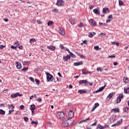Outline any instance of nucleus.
<instances>
[{"label": "nucleus", "mask_w": 129, "mask_h": 129, "mask_svg": "<svg viewBox=\"0 0 129 129\" xmlns=\"http://www.w3.org/2000/svg\"><path fill=\"white\" fill-rule=\"evenodd\" d=\"M72 123H73V120L71 118H66L62 120V126H63V127L69 126V125H71Z\"/></svg>", "instance_id": "f257e3e1"}, {"label": "nucleus", "mask_w": 129, "mask_h": 129, "mask_svg": "<svg viewBox=\"0 0 129 129\" xmlns=\"http://www.w3.org/2000/svg\"><path fill=\"white\" fill-rule=\"evenodd\" d=\"M57 117L63 120L66 118L65 117V114L63 112H58L57 114Z\"/></svg>", "instance_id": "f03ea898"}, {"label": "nucleus", "mask_w": 129, "mask_h": 129, "mask_svg": "<svg viewBox=\"0 0 129 129\" xmlns=\"http://www.w3.org/2000/svg\"><path fill=\"white\" fill-rule=\"evenodd\" d=\"M89 23L92 27H96L97 26V23L93 19H90L89 21Z\"/></svg>", "instance_id": "7ed1b4c3"}, {"label": "nucleus", "mask_w": 129, "mask_h": 129, "mask_svg": "<svg viewBox=\"0 0 129 129\" xmlns=\"http://www.w3.org/2000/svg\"><path fill=\"white\" fill-rule=\"evenodd\" d=\"M45 74L46 75V80L47 82H49V81H51V80L52 78H53V76L52 75L49 74V73L46 72L45 73Z\"/></svg>", "instance_id": "20e7f679"}, {"label": "nucleus", "mask_w": 129, "mask_h": 129, "mask_svg": "<svg viewBox=\"0 0 129 129\" xmlns=\"http://www.w3.org/2000/svg\"><path fill=\"white\" fill-rule=\"evenodd\" d=\"M64 1L63 0H57L56 5L57 6V7H62L64 6Z\"/></svg>", "instance_id": "39448f33"}, {"label": "nucleus", "mask_w": 129, "mask_h": 129, "mask_svg": "<svg viewBox=\"0 0 129 129\" xmlns=\"http://www.w3.org/2000/svg\"><path fill=\"white\" fill-rule=\"evenodd\" d=\"M74 113L75 112L74 111H73V110H70V111L69 112V116L70 118H71V119H72L73 117L74 116Z\"/></svg>", "instance_id": "423d86ee"}, {"label": "nucleus", "mask_w": 129, "mask_h": 129, "mask_svg": "<svg viewBox=\"0 0 129 129\" xmlns=\"http://www.w3.org/2000/svg\"><path fill=\"white\" fill-rule=\"evenodd\" d=\"M116 118V116L115 115H113L110 117V120L111 122H114Z\"/></svg>", "instance_id": "0eeeda50"}, {"label": "nucleus", "mask_w": 129, "mask_h": 129, "mask_svg": "<svg viewBox=\"0 0 129 129\" xmlns=\"http://www.w3.org/2000/svg\"><path fill=\"white\" fill-rule=\"evenodd\" d=\"M70 58H71V56H70V55L68 54L67 56L63 57V61H64V62H66V61H68V60H69Z\"/></svg>", "instance_id": "6e6552de"}, {"label": "nucleus", "mask_w": 129, "mask_h": 129, "mask_svg": "<svg viewBox=\"0 0 129 129\" xmlns=\"http://www.w3.org/2000/svg\"><path fill=\"white\" fill-rule=\"evenodd\" d=\"M47 48L49 49L50 50V51H55V47L53 46V45H50V46H47Z\"/></svg>", "instance_id": "1a4fd4ad"}, {"label": "nucleus", "mask_w": 129, "mask_h": 129, "mask_svg": "<svg viewBox=\"0 0 129 129\" xmlns=\"http://www.w3.org/2000/svg\"><path fill=\"white\" fill-rule=\"evenodd\" d=\"M93 13H94V14H95L96 15H99L100 14V11L98 9V8L97 9H95L93 10Z\"/></svg>", "instance_id": "9d476101"}, {"label": "nucleus", "mask_w": 129, "mask_h": 129, "mask_svg": "<svg viewBox=\"0 0 129 129\" xmlns=\"http://www.w3.org/2000/svg\"><path fill=\"white\" fill-rule=\"evenodd\" d=\"M58 32L60 35H65V32L64 31V29L62 28H59Z\"/></svg>", "instance_id": "9b49d317"}, {"label": "nucleus", "mask_w": 129, "mask_h": 129, "mask_svg": "<svg viewBox=\"0 0 129 129\" xmlns=\"http://www.w3.org/2000/svg\"><path fill=\"white\" fill-rule=\"evenodd\" d=\"M19 92L16 93L15 94H12L11 95V97L12 98H16V97H18L19 96Z\"/></svg>", "instance_id": "f8f14e48"}, {"label": "nucleus", "mask_w": 129, "mask_h": 129, "mask_svg": "<svg viewBox=\"0 0 129 129\" xmlns=\"http://www.w3.org/2000/svg\"><path fill=\"white\" fill-rule=\"evenodd\" d=\"M113 96V92L110 93L107 97V100L109 101L110 99Z\"/></svg>", "instance_id": "ddd939ff"}, {"label": "nucleus", "mask_w": 129, "mask_h": 129, "mask_svg": "<svg viewBox=\"0 0 129 129\" xmlns=\"http://www.w3.org/2000/svg\"><path fill=\"white\" fill-rule=\"evenodd\" d=\"M16 63L17 69H21V68H22V64H21V63L18 61H16Z\"/></svg>", "instance_id": "4468645a"}, {"label": "nucleus", "mask_w": 129, "mask_h": 129, "mask_svg": "<svg viewBox=\"0 0 129 129\" xmlns=\"http://www.w3.org/2000/svg\"><path fill=\"white\" fill-rule=\"evenodd\" d=\"M83 64V62L82 61H81L78 62H74V66H79L80 65H82Z\"/></svg>", "instance_id": "2eb2a0df"}, {"label": "nucleus", "mask_w": 129, "mask_h": 129, "mask_svg": "<svg viewBox=\"0 0 129 129\" xmlns=\"http://www.w3.org/2000/svg\"><path fill=\"white\" fill-rule=\"evenodd\" d=\"M124 93L129 94V87H125L124 88Z\"/></svg>", "instance_id": "dca6fc26"}, {"label": "nucleus", "mask_w": 129, "mask_h": 129, "mask_svg": "<svg viewBox=\"0 0 129 129\" xmlns=\"http://www.w3.org/2000/svg\"><path fill=\"white\" fill-rule=\"evenodd\" d=\"M87 83V81H86L85 80H80L79 81L80 84H86Z\"/></svg>", "instance_id": "f3484780"}, {"label": "nucleus", "mask_w": 129, "mask_h": 129, "mask_svg": "<svg viewBox=\"0 0 129 129\" xmlns=\"http://www.w3.org/2000/svg\"><path fill=\"white\" fill-rule=\"evenodd\" d=\"M8 108L9 109H14L15 105H14L13 104L8 105Z\"/></svg>", "instance_id": "a211bd4d"}, {"label": "nucleus", "mask_w": 129, "mask_h": 129, "mask_svg": "<svg viewBox=\"0 0 129 129\" xmlns=\"http://www.w3.org/2000/svg\"><path fill=\"white\" fill-rule=\"evenodd\" d=\"M111 111H113V112H119V109L113 108L111 109Z\"/></svg>", "instance_id": "6ab92c4d"}, {"label": "nucleus", "mask_w": 129, "mask_h": 129, "mask_svg": "<svg viewBox=\"0 0 129 129\" xmlns=\"http://www.w3.org/2000/svg\"><path fill=\"white\" fill-rule=\"evenodd\" d=\"M90 119V117L87 118L86 119H84L80 121L79 123H82V122H86V121H87V120H89Z\"/></svg>", "instance_id": "aec40b11"}, {"label": "nucleus", "mask_w": 129, "mask_h": 129, "mask_svg": "<svg viewBox=\"0 0 129 129\" xmlns=\"http://www.w3.org/2000/svg\"><path fill=\"white\" fill-rule=\"evenodd\" d=\"M77 55H78V56H79V57H80V58H81L82 59H85V58H86L85 56H84L81 54H80L79 53H77Z\"/></svg>", "instance_id": "412c9836"}, {"label": "nucleus", "mask_w": 129, "mask_h": 129, "mask_svg": "<svg viewBox=\"0 0 129 129\" xmlns=\"http://www.w3.org/2000/svg\"><path fill=\"white\" fill-rule=\"evenodd\" d=\"M35 108H36V106L35 105L33 104L31 105L30 110H35Z\"/></svg>", "instance_id": "4be33fe9"}, {"label": "nucleus", "mask_w": 129, "mask_h": 129, "mask_svg": "<svg viewBox=\"0 0 129 129\" xmlns=\"http://www.w3.org/2000/svg\"><path fill=\"white\" fill-rule=\"evenodd\" d=\"M86 92V91L84 90H79L78 91V93H80L81 94H82L83 93H85Z\"/></svg>", "instance_id": "5701e85b"}, {"label": "nucleus", "mask_w": 129, "mask_h": 129, "mask_svg": "<svg viewBox=\"0 0 129 129\" xmlns=\"http://www.w3.org/2000/svg\"><path fill=\"white\" fill-rule=\"evenodd\" d=\"M106 12H108V8H103V14H106Z\"/></svg>", "instance_id": "b1692460"}, {"label": "nucleus", "mask_w": 129, "mask_h": 129, "mask_svg": "<svg viewBox=\"0 0 129 129\" xmlns=\"http://www.w3.org/2000/svg\"><path fill=\"white\" fill-rule=\"evenodd\" d=\"M94 35H95V32H93V33L91 32L89 35V38H92V37H93Z\"/></svg>", "instance_id": "393cba45"}, {"label": "nucleus", "mask_w": 129, "mask_h": 129, "mask_svg": "<svg viewBox=\"0 0 129 129\" xmlns=\"http://www.w3.org/2000/svg\"><path fill=\"white\" fill-rule=\"evenodd\" d=\"M69 23L72 25H75V22H74V20H72V19H70L69 20Z\"/></svg>", "instance_id": "a878e982"}, {"label": "nucleus", "mask_w": 129, "mask_h": 129, "mask_svg": "<svg viewBox=\"0 0 129 129\" xmlns=\"http://www.w3.org/2000/svg\"><path fill=\"white\" fill-rule=\"evenodd\" d=\"M120 101H121V99H120L118 97H117L116 100V103H119Z\"/></svg>", "instance_id": "bb28decb"}, {"label": "nucleus", "mask_w": 129, "mask_h": 129, "mask_svg": "<svg viewBox=\"0 0 129 129\" xmlns=\"http://www.w3.org/2000/svg\"><path fill=\"white\" fill-rule=\"evenodd\" d=\"M34 42H36V39L35 38H31L30 39V43H34Z\"/></svg>", "instance_id": "cd10ccee"}, {"label": "nucleus", "mask_w": 129, "mask_h": 129, "mask_svg": "<svg viewBox=\"0 0 129 129\" xmlns=\"http://www.w3.org/2000/svg\"><path fill=\"white\" fill-rule=\"evenodd\" d=\"M6 111H4L3 109H0V114H5Z\"/></svg>", "instance_id": "c85d7f7f"}, {"label": "nucleus", "mask_w": 129, "mask_h": 129, "mask_svg": "<svg viewBox=\"0 0 129 129\" xmlns=\"http://www.w3.org/2000/svg\"><path fill=\"white\" fill-rule=\"evenodd\" d=\"M105 35H106V33H101L100 34H99V37H103V36H105Z\"/></svg>", "instance_id": "c756f323"}, {"label": "nucleus", "mask_w": 129, "mask_h": 129, "mask_svg": "<svg viewBox=\"0 0 129 129\" xmlns=\"http://www.w3.org/2000/svg\"><path fill=\"white\" fill-rule=\"evenodd\" d=\"M31 64V62L29 61H24V65L26 64V65H29Z\"/></svg>", "instance_id": "7c9ffc66"}, {"label": "nucleus", "mask_w": 129, "mask_h": 129, "mask_svg": "<svg viewBox=\"0 0 129 129\" xmlns=\"http://www.w3.org/2000/svg\"><path fill=\"white\" fill-rule=\"evenodd\" d=\"M123 81L125 83H127L128 81V79L127 78H124Z\"/></svg>", "instance_id": "2f4dec72"}, {"label": "nucleus", "mask_w": 129, "mask_h": 129, "mask_svg": "<svg viewBox=\"0 0 129 129\" xmlns=\"http://www.w3.org/2000/svg\"><path fill=\"white\" fill-rule=\"evenodd\" d=\"M78 27H80V28H82L83 27H84V25H83V24L81 22L78 25Z\"/></svg>", "instance_id": "473e14b6"}, {"label": "nucleus", "mask_w": 129, "mask_h": 129, "mask_svg": "<svg viewBox=\"0 0 129 129\" xmlns=\"http://www.w3.org/2000/svg\"><path fill=\"white\" fill-rule=\"evenodd\" d=\"M94 50H100V48H99V46H97V45H96V46H95L94 47Z\"/></svg>", "instance_id": "72a5a7b5"}, {"label": "nucleus", "mask_w": 129, "mask_h": 129, "mask_svg": "<svg viewBox=\"0 0 129 129\" xmlns=\"http://www.w3.org/2000/svg\"><path fill=\"white\" fill-rule=\"evenodd\" d=\"M51 25H53V22L52 21H49L47 23V26L49 27V26H51Z\"/></svg>", "instance_id": "f704fd0d"}, {"label": "nucleus", "mask_w": 129, "mask_h": 129, "mask_svg": "<svg viewBox=\"0 0 129 129\" xmlns=\"http://www.w3.org/2000/svg\"><path fill=\"white\" fill-rule=\"evenodd\" d=\"M34 124L37 125L38 124V121H32L31 124Z\"/></svg>", "instance_id": "c9c22d12"}, {"label": "nucleus", "mask_w": 129, "mask_h": 129, "mask_svg": "<svg viewBox=\"0 0 129 129\" xmlns=\"http://www.w3.org/2000/svg\"><path fill=\"white\" fill-rule=\"evenodd\" d=\"M118 97L120 99H121V98H123V95L122 94H120Z\"/></svg>", "instance_id": "e433bc0d"}, {"label": "nucleus", "mask_w": 129, "mask_h": 129, "mask_svg": "<svg viewBox=\"0 0 129 129\" xmlns=\"http://www.w3.org/2000/svg\"><path fill=\"white\" fill-rule=\"evenodd\" d=\"M28 69V67H24L22 69V71H24V72H25V71H27Z\"/></svg>", "instance_id": "4c0bfd02"}, {"label": "nucleus", "mask_w": 129, "mask_h": 129, "mask_svg": "<svg viewBox=\"0 0 129 129\" xmlns=\"http://www.w3.org/2000/svg\"><path fill=\"white\" fill-rule=\"evenodd\" d=\"M128 107H125L123 108V111H124V112H126V111H128Z\"/></svg>", "instance_id": "58836bf2"}, {"label": "nucleus", "mask_w": 129, "mask_h": 129, "mask_svg": "<svg viewBox=\"0 0 129 129\" xmlns=\"http://www.w3.org/2000/svg\"><path fill=\"white\" fill-rule=\"evenodd\" d=\"M105 88V85H104L103 87H100L99 90L100 91H102V90H103V89H104V88Z\"/></svg>", "instance_id": "ea45409f"}, {"label": "nucleus", "mask_w": 129, "mask_h": 129, "mask_svg": "<svg viewBox=\"0 0 129 129\" xmlns=\"http://www.w3.org/2000/svg\"><path fill=\"white\" fill-rule=\"evenodd\" d=\"M70 56H72L73 58H75L76 56H75V55H74V54H73L72 52H70Z\"/></svg>", "instance_id": "a19ab883"}, {"label": "nucleus", "mask_w": 129, "mask_h": 129, "mask_svg": "<svg viewBox=\"0 0 129 129\" xmlns=\"http://www.w3.org/2000/svg\"><path fill=\"white\" fill-rule=\"evenodd\" d=\"M121 122H122V119L119 120L116 123L117 124V125H119Z\"/></svg>", "instance_id": "79ce46f5"}, {"label": "nucleus", "mask_w": 129, "mask_h": 129, "mask_svg": "<svg viewBox=\"0 0 129 129\" xmlns=\"http://www.w3.org/2000/svg\"><path fill=\"white\" fill-rule=\"evenodd\" d=\"M99 125H100V127L98 125V126L97 127V129H104V128H103V126H101L100 125V124H99Z\"/></svg>", "instance_id": "37998d69"}, {"label": "nucleus", "mask_w": 129, "mask_h": 129, "mask_svg": "<svg viewBox=\"0 0 129 129\" xmlns=\"http://www.w3.org/2000/svg\"><path fill=\"white\" fill-rule=\"evenodd\" d=\"M82 74H83V75H85V74H86V70H85V69H83L82 70Z\"/></svg>", "instance_id": "c03bdc74"}, {"label": "nucleus", "mask_w": 129, "mask_h": 129, "mask_svg": "<svg viewBox=\"0 0 129 129\" xmlns=\"http://www.w3.org/2000/svg\"><path fill=\"white\" fill-rule=\"evenodd\" d=\"M123 2L122 1L119 0V6H123Z\"/></svg>", "instance_id": "a18cd8bd"}, {"label": "nucleus", "mask_w": 129, "mask_h": 129, "mask_svg": "<svg viewBox=\"0 0 129 129\" xmlns=\"http://www.w3.org/2000/svg\"><path fill=\"white\" fill-rule=\"evenodd\" d=\"M15 111L14 109H11V110H10L9 111V114H11L12 112H14Z\"/></svg>", "instance_id": "49530a36"}, {"label": "nucleus", "mask_w": 129, "mask_h": 129, "mask_svg": "<svg viewBox=\"0 0 129 129\" xmlns=\"http://www.w3.org/2000/svg\"><path fill=\"white\" fill-rule=\"evenodd\" d=\"M35 82L36 84L38 85L40 83V81L37 79H35Z\"/></svg>", "instance_id": "de8ad7c7"}, {"label": "nucleus", "mask_w": 129, "mask_h": 129, "mask_svg": "<svg viewBox=\"0 0 129 129\" xmlns=\"http://www.w3.org/2000/svg\"><path fill=\"white\" fill-rule=\"evenodd\" d=\"M24 119L25 121L27 122L28 120H29V118H28V117H24Z\"/></svg>", "instance_id": "09e8293b"}, {"label": "nucleus", "mask_w": 129, "mask_h": 129, "mask_svg": "<svg viewBox=\"0 0 129 129\" xmlns=\"http://www.w3.org/2000/svg\"><path fill=\"white\" fill-rule=\"evenodd\" d=\"M29 79H30V81H32V82H35V80H34V78H32V77H30V78H29Z\"/></svg>", "instance_id": "8fccbe9b"}, {"label": "nucleus", "mask_w": 129, "mask_h": 129, "mask_svg": "<svg viewBox=\"0 0 129 129\" xmlns=\"http://www.w3.org/2000/svg\"><path fill=\"white\" fill-rule=\"evenodd\" d=\"M97 124V121H95L94 123H93L92 125H91V126H94V125H96Z\"/></svg>", "instance_id": "3c124183"}, {"label": "nucleus", "mask_w": 129, "mask_h": 129, "mask_svg": "<svg viewBox=\"0 0 129 129\" xmlns=\"http://www.w3.org/2000/svg\"><path fill=\"white\" fill-rule=\"evenodd\" d=\"M5 48V46L4 45H0V50H3Z\"/></svg>", "instance_id": "603ef678"}, {"label": "nucleus", "mask_w": 129, "mask_h": 129, "mask_svg": "<svg viewBox=\"0 0 129 129\" xmlns=\"http://www.w3.org/2000/svg\"><path fill=\"white\" fill-rule=\"evenodd\" d=\"M37 101L38 102H42V98H38L37 99Z\"/></svg>", "instance_id": "864d4df0"}, {"label": "nucleus", "mask_w": 129, "mask_h": 129, "mask_svg": "<svg viewBox=\"0 0 129 129\" xmlns=\"http://www.w3.org/2000/svg\"><path fill=\"white\" fill-rule=\"evenodd\" d=\"M20 109H24V108H25V106H24L23 105H21L20 106Z\"/></svg>", "instance_id": "5fc2aeb1"}, {"label": "nucleus", "mask_w": 129, "mask_h": 129, "mask_svg": "<svg viewBox=\"0 0 129 129\" xmlns=\"http://www.w3.org/2000/svg\"><path fill=\"white\" fill-rule=\"evenodd\" d=\"M14 45H16V46H19L20 45V42L18 41H16Z\"/></svg>", "instance_id": "6e6d98bb"}, {"label": "nucleus", "mask_w": 129, "mask_h": 129, "mask_svg": "<svg viewBox=\"0 0 129 129\" xmlns=\"http://www.w3.org/2000/svg\"><path fill=\"white\" fill-rule=\"evenodd\" d=\"M52 12H54V13H58V10L55 9H53L52 10Z\"/></svg>", "instance_id": "4d7b16f0"}, {"label": "nucleus", "mask_w": 129, "mask_h": 129, "mask_svg": "<svg viewBox=\"0 0 129 129\" xmlns=\"http://www.w3.org/2000/svg\"><path fill=\"white\" fill-rule=\"evenodd\" d=\"M97 71H98V72H101V71H102V70H101V68H97Z\"/></svg>", "instance_id": "13d9d810"}, {"label": "nucleus", "mask_w": 129, "mask_h": 129, "mask_svg": "<svg viewBox=\"0 0 129 129\" xmlns=\"http://www.w3.org/2000/svg\"><path fill=\"white\" fill-rule=\"evenodd\" d=\"M108 58H115V56L114 55V54H113V55H109L108 56Z\"/></svg>", "instance_id": "bf43d9fd"}, {"label": "nucleus", "mask_w": 129, "mask_h": 129, "mask_svg": "<svg viewBox=\"0 0 129 129\" xmlns=\"http://www.w3.org/2000/svg\"><path fill=\"white\" fill-rule=\"evenodd\" d=\"M94 106H95L96 107H97L98 106H99V104L98 103H96L94 104Z\"/></svg>", "instance_id": "052dcab7"}, {"label": "nucleus", "mask_w": 129, "mask_h": 129, "mask_svg": "<svg viewBox=\"0 0 129 129\" xmlns=\"http://www.w3.org/2000/svg\"><path fill=\"white\" fill-rule=\"evenodd\" d=\"M108 126H109V125H104V126H103V128H107V127H108Z\"/></svg>", "instance_id": "680f3d73"}, {"label": "nucleus", "mask_w": 129, "mask_h": 129, "mask_svg": "<svg viewBox=\"0 0 129 129\" xmlns=\"http://www.w3.org/2000/svg\"><path fill=\"white\" fill-rule=\"evenodd\" d=\"M88 41H87V40H85L83 41V44H87V43H88Z\"/></svg>", "instance_id": "e2e57ef3"}, {"label": "nucleus", "mask_w": 129, "mask_h": 129, "mask_svg": "<svg viewBox=\"0 0 129 129\" xmlns=\"http://www.w3.org/2000/svg\"><path fill=\"white\" fill-rule=\"evenodd\" d=\"M56 79H57V81H58V82H61V79L60 78H57Z\"/></svg>", "instance_id": "0e129e2a"}, {"label": "nucleus", "mask_w": 129, "mask_h": 129, "mask_svg": "<svg viewBox=\"0 0 129 129\" xmlns=\"http://www.w3.org/2000/svg\"><path fill=\"white\" fill-rule=\"evenodd\" d=\"M11 48H12V49H16V48H17V46H14V45H12L11 46Z\"/></svg>", "instance_id": "69168bd1"}, {"label": "nucleus", "mask_w": 129, "mask_h": 129, "mask_svg": "<svg viewBox=\"0 0 129 129\" xmlns=\"http://www.w3.org/2000/svg\"><path fill=\"white\" fill-rule=\"evenodd\" d=\"M59 47L61 48V49H64V46H63V45L60 44V45L59 46Z\"/></svg>", "instance_id": "338daca9"}, {"label": "nucleus", "mask_w": 129, "mask_h": 129, "mask_svg": "<svg viewBox=\"0 0 129 129\" xmlns=\"http://www.w3.org/2000/svg\"><path fill=\"white\" fill-rule=\"evenodd\" d=\"M37 23L38 24H39V25H41L42 24V22H41L40 20H37Z\"/></svg>", "instance_id": "774afa93"}]
</instances>
